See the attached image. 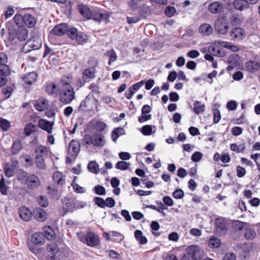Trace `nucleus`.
Returning <instances> with one entry per match:
<instances>
[{
  "label": "nucleus",
  "instance_id": "obj_47",
  "mask_svg": "<svg viewBox=\"0 0 260 260\" xmlns=\"http://www.w3.org/2000/svg\"><path fill=\"white\" fill-rule=\"evenodd\" d=\"M10 70L9 67L5 64H0V75L6 77L10 74Z\"/></svg>",
  "mask_w": 260,
  "mask_h": 260
},
{
  "label": "nucleus",
  "instance_id": "obj_7",
  "mask_svg": "<svg viewBox=\"0 0 260 260\" xmlns=\"http://www.w3.org/2000/svg\"><path fill=\"white\" fill-rule=\"evenodd\" d=\"M75 98V92L72 86L67 88H61L60 92V100L64 104L70 103Z\"/></svg>",
  "mask_w": 260,
  "mask_h": 260
},
{
  "label": "nucleus",
  "instance_id": "obj_11",
  "mask_svg": "<svg viewBox=\"0 0 260 260\" xmlns=\"http://www.w3.org/2000/svg\"><path fill=\"white\" fill-rule=\"evenodd\" d=\"M230 34L232 38L237 41L243 40L246 36L245 31L243 28L240 27L233 28L230 31Z\"/></svg>",
  "mask_w": 260,
  "mask_h": 260
},
{
  "label": "nucleus",
  "instance_id": "obj_36",
  "mask_svg": "<svg viewBox=\"0 0 260 260\" xmlns=\"http://www.w3.org/2000/svg\"><path fill=\"white\" fill-rule=\"evenodd\" d=\"M135 237L140 244H145L147 242V238L143 235L142 232L140 230H136L135 232Z\"/></svg>",
  "mask_w": 260,
  "mask_h": 260
},
{
  "label": "nucleus",
  "instance_id": "obj_56",
  "mask_svg": "<svg viewBox=\"0 0 260 260\" xmlns=\"http://www.w3.org/2000/svg\"><path fill=\"white\" fill-rule=\"evenodd\" d=\"M107 127L106 124L103 121H98L95 125V128L98 132H103L104 131Z\"/></svg>",
  "mask_w": 260,
  "mask_h": 260
},
{
  "label": "nucleus",
  "instance_id": "obj_4",
  "mask_svg": "<svg viewBox=\"0 0 260 260\" xmlns=\"http://www.w3.org/2000/svg\"><path fill=\"white\" fill-rule=\"evenodd\" d=\"M81 110L84 111H98V102L97 99L91 94H89L82 101L80 105Z\"/></svg>",
  "mask_w": 260,
  "mask_h": 260
},
{
  "label": "nucleus",
  "instance_id": "obj_52",
  "mask_svg": "<svg viewBox=\"0 0 260 260\" xmlns=\"http://www.w3.org/2000/svg\"><path fill=\"white\" fill-rule=\"evenodd\" d=\"M10 124L8 120L5 119H1L0 120V128L4 131H8L10 127Z\"/></svg>",
  "mask_w": 260,
  "mask_h": 260
},
{
  "label": "nucleus",
  "instance_id": "obj_14",
  "mask_svg": "<svg viewBox=\"0 0 260 260\" xmlns=\"http://www.w3.org/2000/svg\"><path fill=\"white\" fill-rule=\"evenodd\" d=\"M32 215L37 220L41 222L45 221L47 218L46 211L41 208H35L33 210Z\"/></svg>",
  "mask_w": 260,
  "mask_h": 260
},
{
  "label": "nucleus",
  "instance_id": "obj_15",
  "mask_svg": "<svg viewBox=\"0 0 260 260\" xmlns=\"http://www.w3.org/2000/svg\"><path fill=\"white\" fill-rule=\"evenodd\" d=\"M54 124L53 121L50 122L44 119H41L38 121L39 126L48 134H51L52 132Z\"/></svg>",
  "mask_w": 260,
  "mask_h": 260
},
{
  "label": "nucleus",
  "instance_id": "obj_29",
  "mask_svg": "<svg viewBox=\"0 0 260 260\" xmlns=\"http://www.w3.org/2000/svg\"><path fill=\"white\" fill-rule=\"evenodd\" d=\"M47 250L53 254L49 260H58L56 259V257L55 254L58 252L59 248L58 245L55 243H51L47 245Z\"/></svg>",
  "mask_w": 260,
  "mask_h": 260
},
{
  "label": "nucleus",
  "instance_id": "obj_63",
  "mask_svg": "<svg viewBox=\"0 0 260 260\" xmlns=\"http://www.w3.org/2000/svg\"><path fill=\"white\" fill-rule=\"evenodd\" d=\"M5 175L8 177H12L14 174V170L11 166L7 165L5 167Z\"/></svg>",
  "mask_w": 260,
  "mask_h": 260
},
{
  "label": "nucleus",
  "instance_id": "obj_26",
  "mask_svg": "<svg viewBox=\"0 0 260 260\" xmlns=\"http://www.w3.org/2000/svg\"><path fill=\"white\" fill-rule=\"evenodd\" d=\"M16 35L17 36V38L19 41H24L27 37V29L24 26L18 27L17 29H16Z\"/></svg>",
  "mask_w": 260,
  "mask_h": 260
},
{
  "label": "nucleus",
  "instance_id": "obj_55",
  "mask_svg": "<svg viewBox=\"0 0 260 260\" xmlns=\"http://www.w3.org/2000/svg\"><path fill=\"white\" fill-rule=\"evenodd\" d=\"M67 35L72 39L74 40L77 36L78 34L77 29L75 28H71L67 29Z\"/></svg>",
  "mask_w": 260,
  "mask_h": 260
},
{
  "label": "nucleus",
  "instance_id": "obj_59",
  "mask_svg": "<svg viewBox=\"0 0 260 260\" xmlns=\"http://www.w3.org/2000/svg\"><path fill=\"white\" fill-rule=\"evenodd\" d=\"M202 157L203 154L201 152L196 151L193 153L191 157V159L193 162H198L202 159Z\"/></svg>",
  "mask_w": 260,
  "mask_h": 260
},
{
  "label": "nucleus",
  "instance_id": "obj_58",
  "mask_svg": "<svg viewBox=\"0 0 260 260\" xmlns=\"http://www.w3.org/2000/svg\"><path fill=\"white\" fill-rule=\"evenodd\" d=\"M95 192L100 196H103L106 194V191L105 188L101 185H98L93 188Z\"/></svg>",
  "mask_w": 260,
  "mask_h": 260
},
{
  "label": "nucleus",
  "instance_id": "obj_37",
  "mask_svg": "<svg viewBox=\"0 0 260 260\" xmlns=\"http://www.w3.org/2000/svg\"><path fill=\"white\" fill-rule=\"evenodd\" d=\"M36 126L35 124L29 123L27 124L24 129V133L26 136H30L36 131Z\"/></svg>",
  "mask_w": 260,
  "mask_h": 260
},
{
  "label": "nucleus",
  "instance_id": "obj_60",
  "mask_svg": "<svg viewBox=\"0 0 260 260\" xmlns=\"http://www.w3.org/2000/svg\"><path fill=\"white\" fill-rule=\"evenodd\" d=\"M93 200L95 204L99 207L104 208L105 207V200L100 197H94Z\"/></svg>",
  "mask_w": 260,
  "mask_h": 260
},
{
  "label": "nucleus",
  "instance_id": "obj_33",
  "mask_svg": "<svg viewBox=\"0 0 260 260\" xmlns=\"http://www.w3.org/2000/svg\"><path fill=\"white\" fill-rule=\"evenodd\" d=\"M43 232L45 239L47 238L49 240L54 239L55 235L53 229L50 226H45L43 228Z\"/></svg>",
  "mask_w": 260,
  "mask_h": 260
},
{
  "label": "nucleus",
  "instance_id": "obj_45",
  "mask_svg": "<svg viewBox=\"0 0 260 260\" xmlns=\"http://www.w3.org/2000/svg\"><path fill=\"white\" fill-rule=\"evenodd\" d=\"M35 163H36L37 167L39 169L43 170L45 168L44 157L36 156Z\"/></svg>",
  "mask_w": 260,
  "mask_h": 260
},
{
  "label": "nucleus",
  "instance_id": "obj_53",
  "mask_svg": "<svg viewBox=\"0 0 260 260\" xmlns=\"http://www.w3.org/2000/svg\"><path fill=\"white\" fill-rule=\"evenodd\" d=\"M220 245V242L218 238L216 237H212L209 241V245L213 247H218Z\"/></svg>",
  "mask_w": 260,
  "mask_h": 260
},
{
  "label": "nucleus",
  "instance_id": "obj_51",
  "mask_svg": "<svg viewBox=\"0 0 260 260\" xmlns=\"http://www.w3.org/2000/svg\"><path fill=\"white\" fill-rule=\"evenodd\" d=\"M111 234L114 237L111 239V240L113 241L120 242L123 238L122 235L120 233L116 231H112Z\"/></svg>",
  "mask_w": 260,
  "mask_h": 260
},
{
  "label": "nucleus",
  "instance_id": "obj_34",
  "mask_svg": "<svg viewBox=\"0 0 260 260\" xmlns=\"http://www.w3.org/2000/svg\"><path fill=\"white\" fill-rule=\"evenodd\" d=\"M53 179L54 182L59 185H62L65 182V177L60 172H55L53 174Z\"/></svg>",
  "mask_w": 260,
  "mask_h": 260
},
{
  "label": "nucleus",
  "instance_id": "obj_21",
  "mask_svg": "<svg viewBox=\"0 0 260 260\" xmlns=\"http://www.w3.org/2000/svg\"><path fill=\"white\" fill-rule=\"evenodd\" d=\"M34 106L37 110L41 112L47 108L48 102L46 99L41 98L34 102Z\"/></svg>",
  "mask_w": 260,
  "mask_h": 260
},
{
  "label": "nucleus",
  "instance_id": "obj_2",
  "mask_svg": "<svg viewBox=\"0 0 260 260\" xmlns=\"http://www.w3.org/2000/svg\"><path fill=\"white\" fill-rule=\"evenodd\" d=\"M62 204L63 209L64 210V214L67 212H73L86 206V203L72 198H64L62 200Z\"/></svg>",
  "mask_w": 260,
  "mask_h": 260
},
{
  "label": "nucleus",
  "instance_id": "obj_13",
  "mask_svg": "<svg viewBox=\"0 0 260 260\" xmlns=\"http://www.w3.org/2000/svg\"><path fill=\"white\" fill-rule=\"evenodd\" d=\"M86 244L90 247H95L99 244V239L93 232H88L85 237Z\"/></svg>",
  "mask_w": 260,
  "mask_h": 260
},
{
  "label": "nucleus",
  "instance_id": "obj_19",
  "mask_svg": "<svg viewBox=\"0 0 260 260\" xmlns=\"http://www.w3.org/2000/svg\"><path fill=\"white\" fill-rule=\"evenodd\" d=\"M80 13L86 19H90L92 17V11L86 5L80 4L78 6Z\"/></svg>",
  "mask_w": 260,
  "mask_h": 260
},
{
  "label": "nucleus",
  "instance_id": "obj_24",
  "mask_svg": "<svg viewBox=\"0 0 260 260\" xmlns=\"http://www.w3.org/2000/svg\"><path fill=\"white\" fill-rule=\"evenodd\" d=\"M19 214L20 218L25 221H28L30 219L32 213L26 207L23 206L19 208Z\"/></svg>",
  "mask_w": 260,
  "mask_h": 260
},
{
  "label": "nucleus",
  "instance_id": "obj_12",
  "mask_svg": "<svg viewBox=\"0 0 260 260\" xmlns=\"http://www.w3.org/2000/svg\"><path fill=\"white\" fill-rule=\"evenodd\" d=\"M215 223L216 232L219 235H224L228 229L227 224L224 219L222 218H216Z\"/></svg>",
  "mask_w": 260,
  "mask_h": 260
},
{
  "label": "nucleus",
  "instance_id": "obj_23",
  "mask_svg": "<svg viewBox=\"0 0 260 260\" xmlns=\"http://www.w3.org/2000/svg\"><path fill=\"white\" fill-rule=\"evenodd\" d=\"M38 77L37 73L32 72L25 75L22 77V80L25 84L31 85L36 82Z\"/></svg>",
  "mask_w": 260,
  "mask_h": 260
},
{
  "label": "nucleus",
  "instance_id": "obj_54",
  "mask_svg": "<svg viewBox=\"0 0 260 260\" xmlns=\"http://www.w3.org/2000/svg\"><path fill=\"white\" fill-rule=\"evenodd\" d=\"M141 132L144 135H150L152 133V127L150 125H144L142 127Z\"/></svg>",
  "mask_w": 260,
  "mask_h": 260
},
{
  "label": "nucleus",
  "instance_id": "obj_64",
  "mask_svg": "<svg viewBox=\"0 0 260 260\" xmlns=\"http://www.w3.org/2000/svg\"><path fill=\"white\" fill-rule=\"evenodd\" d=\"M105 207L112 208L115 206V202L113 198L109 197L105 200Z\"/></svg>",
  "mask_w": 260,
  "mask_h": 260
},
{
  "label": "nucleus",
  "instance_id": "obj_20",
  "mask_svg": "<svg viewBox=\"0 0 260 260\" xmlns=\"http://www.w3.org/2000/svg\"><path fill=\"white\" fill-rule=\"evenodd\" d=\"M51 152L50 148L42 145H39L36 147L35 153L36 156L45 157Z\"/></svg>",
  "mask_w": 260,
  "mask_h": 260
},
{
  "label": "nucleus",
  "instance_id": "obj_17",
  "mask_svg": "<svg viewBox=\"0 0 260 260\" xmlns=\"http://www.w3.org/2000/svg\"><path fill=\"white\" fill-rule=\"evenodd\" d=\"M223 9V5L220 2L216 1L211 3L208 6L209 11L212 14L220 13Z\"/></svg>",
  "mask_w": 260,
  "mask_h": 260
},
{
  "label": "nucleus",
  "instance_id": "obj_30",
  "mask_svg": "<svg viewBox=\"0 0 260 260\" xmlns=\"http://www.w3.org/2000/svg\"><path fill=\"white\" fill-rule=\"evenodd\" d=\"M36 24L35 18L30 14H25L24 15V25L29 28L33 27Z\"/></svg>",
  "mask_w": 260,
  "mask_h": 260
},
{
  "label": "nucleus",
  "instance_id": "obj_48",
  "mask_svg": "<svg viewBox=\"0 0 260 260\" xmlns=\"http://www.w3.org/2000/svg\"><path fill=\"white\" fill-rule=\"evenodd\" d=\"M106 55L109 57V60L108 64H111V63L115 61L117 59V55L114 50H111L106 52Z\"/></svg>",
  "mask_w": 260,
  "mask_h": 260
},
{
  "label": "nucleus",
  "instance_id": "obj_39",
  "mask_svg": "<svg viewBox=\"0 0 260 260\" xmlns=\"http://www.w3.org/2000/svg\"><path fill=\"white\" fill-rule=\"evenodd\" d=\"M231 149L236 153H240L245 151V146L244 143L237 145L236 143H233L230 146Z\"/></svg>",
  "mask_w": 260,
  "mask_h": 260
},
{
  "label": "nucleus",
  "instance_id": "obj_50",
  "mask_svg": "<svg viewBox=\"0 0 260 260\" xmlns=\"http://www.w3.org/2000/svg\"><path fill=\"white\" fill-rule=\"evenodd\" d=\"M72 82V78L70 76L62 77L61 79V88H67L68 86H71L70 84Z\"/></svg>",
  "mask_w": 260,
  "mask_h": 260
},
{
  "label": "nucleus",
  "instance_id": "obj_42",
  "mask_svg": "<svg viewBox=\"0 0 260 260\" xmlns=\"http://www.w3.org/2000/svg\"><path fill=\"white\" fill-rule=\"evenodd\" d=\"M256 237V233L253 229L250 228H247L245 230V237L246 239L252 240Z\"/></svg>",
  "mask_w": 260,
  "mask_h": 260
},
{
  "label": "nucleus",
  "instance_id": "obj_38",
  "mask_svg": "<svg viewBox=\"0 0 260 260\" xmlns=\"http://www.w3.org/2000/svg\"><path fill=\"white\" fill-rule=\"evenodd\" d=\"M22 148L21 142L20 141H15L11 148V153L15 155L17 154Z\"/></svg>",
  "mask_w": 260,
  "mask_h": 260
},
{
  "label": "nucleus",
  "instance_id": "obj_27",
  "mask_svg": "<svg viewBox=\"0 0 260 260\" xmlns=\"http://www.w3.org/2000/svg\"><path fill=\"white\" fill-rule=\"evenodd\" d=\"M233 6L236 10L242 11L249 8L245 0H234Z\"/></svg>",
  "mask_w": 260,
  "mask_h": 260
},
{
  "label": "nucleus",
  "instance_id": "obj_46",
  "mask_svg": "<svg viewBox=\"0 0 260 260\" xmlns=\"http://www.w3.org/2000/svg\"><path fill=\"white\" fill-rule=\"evenodd\" d=\"M13 19L15 23L18 25V27L24 26V15L16 14Z\"/></svg>",
  "mask_w": 260,
  "mask_h": 260
},
{
  "label": "nucleus",
  "instance_id": "obj_6",
  "mask_svg": "<svg viewBox=\"0 0 260 260\" xmlns=\"http://www.w3.org/2000/svg\"><path fill=\"white\" fill-rule=\"evenodd\" d=\"M200 255V247L196 245H191L187 247L186 253L182 257L181 260H196Z\"/></svg>",
  "mask_w": 260,
  "mask_h": 260
},
{
  "label": "nucleus",
  "instance_id": "obj_49",
  "mask_svg": "<svg viewBox=\"0 0 260 260\" xmlns=\"http://www.w3.org/2000/svg\"><path fill=\"white\" fill-rule=\"evenodd\" d=\"M222 44H223V47L230 49L234 52H237L239 50V48L238 46L235 45L229 42L223 41Z\"/></svg>",
  "mask_w": 260,
  "mask_h": 260
},
{
  "label": "nucleus",
  "instance_id": "obj_3",
  "mask_svg": "<svg viewBox=\"0 0 260 260\" xmlns=\"http://www.w3.org/2000/svg\"><path fill=\"white\" fill-rule=\"evenodd\" d=\"M18 179L21 181H25V184L29 189L34 190L38 187L41 184L39 178L35 174L28 175L26 172H21L18 176Z\"/></svg>",
  "mask_w": 260,
  "mask_h": 260
},
{
  "label": "nucleus",
  "instance_id": "obj_62",
  "mask_svg": "<svg viewBox=\"0 0 260 260\" xmlns=\"http://www.w3.org/2000/svg\"><path fill=\"white\" fill-rule=\"evenodd\" d=\"M0 191L3 194L6 195L7 194V188L3 178L0 181Z\"/></svg>",
  "mask_w": 260,
  "mask_h": 260
},
{
  "label": "nucleus",
  "instance_id": "obj_10",
  "mask_svg": "<svg viewBox=\"0 0 260 260\" xmlns=\"http://www.w3.org/2000/svg\"><path fill=\"white\" fill-rule=\"evenodd\" d=\"M109 14L105 12H103L99 9L92 10V17L91 19L95 21L101 22L104 21L107 23L109 21Z\"/></svg>",
  "mask_w": 260,
  "mask_h": 260
},
{
  "label": "nucleus",
  "instance_id": "obj_57",
  "mask_svg": "<svg viewBox=\"0 0 260 260\" xmlns=\"http://www.w3.org/2000/svg\"><path fill=\"white\" fill-rule=\"evenodd\" d=\"M37 201L39 204L42 207H47L49 204L47 198L46 197L42 196L38 198Z\"/></svg>",
  "mask_w": 260,
  "mask_h": 260
},
{
  "label": "nucleus",
  "instance_id": "obj_22",
  "mask_svg": "<svg viewBox=\"0 0 260 260\" xmlns=\"http://www.w3.org/2000/svg\"><path fill=\"white\" fill-rule=\"evenodd\" d=\"M46 91L49 95L55 98L58 95L59 89L54 83H49L46 85Z\"/></svg>",
  "mask_w": 260,
  "mask_h": 260
},
{
  "label": "nucleus",
  "instance_id": "obj_9",
  "mask_svg": "<svg viewBox=\"0 0 260 260\" xmlns=\"http://www.w3.org/2000/svg\"><path fill=\"white\" fill-rule=\"evenodd\" d=\"M215 28L220 34H225L229 28L228 20L224 17H219L215 21Z\"/></svg>",
  "mask_w": 260,
  "mask_h": 260
},
{
  "label": "nucleus",
  "instance_id": "obj_43",
  "mask_svg": "<svg viewBox=\"0 0 260 260\" xmlns=\"http://www.w3.org/2000/svg\"><path fill=\"white\" fill-rule=\"evenodd\" d=\"M123 131V129L121 127H117L115 128L112 133V138L113 141L115 142L118 138L122 135Z\"/></svg>",
  "mask_w": 260,
  "mask_h": 260
},
{
  "label": "nucleus",
  "instance_id": "obj_8",
  "mask_svg": "<svg viewBox=\"0 0 260 260\" xmlns=\"http://www.w3.org/2000/svg\"><path fill=\"white\" fill-rule=\"evenodd\" d=\"M222 43L223 41H215L213 42L208 48V52L215 56H223L225 52L221 48V47H223Z\"/></svg>",
  "mask_w": 260,
  "mask_h": 260
},
{
  "label": "nucleus",
  "instance_id": "obj_31",
  "mask_svg": "<svg viewBox=\"0 0 260 260\" xmlns=\"http://www.w3.org/2000/svg\"><path fill=\"white\" fill-rule=\"evenodd\" d=\"M42 45V41L40 38H34L32 39L29 40L25 46H28L32 48V50H36L39 49Z\"/></svg>",
  "mask_w": 260,
  "mask_h": 260
},
{
  "label": "nucleus",
  "instance_id": "obj_44",
  "mask_svg": "<svg viewBox=\"0 0 260 260\" xmlns=\"http://www.w3.org/2000/svg\"><path fill=\"white\" fill-rule=\"evenodd\" d=\"M239 56L237 54H232L229 56L228 62L229 64H234L237 66L239 65Z\"/></svg>",
  "mask_w": 260,
  "mask_h": 260
},
{
  "label": "nucleus",
  "instance_id": "obj_41",
  "mask_svg": "<svg viewBox=\"0 0 260 260\" xmlns=\"http://www.w3.org/2000/svg\"><path fill=\"white\" fill-rule=\"evenodd\" d=\"M131 166V164L125 161H119L115 165V168L120 170H126Z\"/></svg>",
  "mask_w": 260,
  "mask_h": 260
},
{
  "label": "nucleus",
  "instance_id": "obj_28",
  "mask_svg": "<svg viewBox=\"0 0 260 260\" xmlns=\"http://www.w3.org/2000/svg\"><path fill=\"white\" fill-rule=\"evenodd\" d=\"M80 143L76 140H72L69 146V151L72 155L76 156L80 151Z\"/></svg>",
  "mask_w": 260,
  "mask_h": 260
},
{
  "label": "nucleus",
  "instance_id": "obj_25",
  "mask_svg": "<svg viewBox=\"0 0 260 260\" xmlns=\"http://www.w3.org/2000/svg\"><path fill=\"white\" fill-rule=\"evenodd\" d=\"M95 77V69L89 68L86 69L83 74V80L85 82H89Z\"/></svg>",
  "mask_w": 260,
  "mask_h": 260
},
{
  "label": "nucleus",
  "instance_id": "obj_1",
  "mask_svg": "<svg viewBox=\"0 0 260 260\" xmlns=\"http://www.w3.org/2000/svg\"><path fill=\"white\" fill-rule=\"evenodd\" d=\"M46 242V239L44 234L41 232L34 233L31 238L30 241L27 243L29 249L36 255H38L42 252L43 249L37 245H43Z\"/></svg>",
  "mask_w": 260,
  "mask_h": 260
},
{
  "label": "nucleus",
  "instance_id": "obj_40",
  "mask_svg": "<svg viewBox=\"0 0 260 260\" xmlns=\"http://www.w3.org/2000/svg\"><path fill=\"white\" fill-rule=\"evenodd\" d=\"M88 169L90 172L98 174L100 172L99 165L94 161H90L88 165Z\"/></svg>",
  "mask_w": 260,
  "mask_h": 260
},
{
  "label": "nucleus",
  "instance_id": "obj_5",
  "mask_svg": "<svg viewBox=\"0 0 260 260\" xmlns=\"http://www.w3.org/2000/svg\"><path fill=\"white\" fill-rule=\"evenodd\" d=\"M84 139L86 144H91L94 146L99 147L104 146L106 143L104 136L98 133H94L92 135H85Z\"/></svg>",
  "mask_w": 260,
  "mask_h": 260
},
{
  "label": "nucleus",
  "instance_id": "obj_61",
  "mask_svg": "<svg viewBox=\"0 0 260 260\" xmlns=\"http://www.w3.org/2000/svg\"><path fill=\"white\" fill-rule=\"evenodd\" d=\"M72 186L74 189V190L76 193H84L85 191V190L84 189L83 187L79 186L78 184L74 182H73L72 183Z\"/></svg>",
  "mask_w": 260,
  "mask_h": 260
},
{
  "label": "nucleus",
  "instance_id": "obj_32",
  "mask_svg": "<svg viewBox=\"0 0 260 260\" xmlns=\"http://www.w3.org/2000/svg\"><path fill=\"white\" fill-rule=\"evenodd\" d=\"M67 26L65 24H59L56 25L52 29V32L57 36H61L67 31Z\"/></svg>",
  "mask_w": 260,
  "mask_h": 260
},
{
  "label": "nucleus",
  "instance_id": "obj_35",
  "mask_svg": "<svg viewBox=\"0 0 260 260\" xmlns=\"http://www.w3.org/2000/svg\"><path fill=\"white\" fill-rule=\"evenodd\" d=\"M205 106L198 101H195L193 103V112L197 115L203 113L205 111Z\"/></svg>",
  "mask_w": 260,
  "mask_h": 260
},
{
  "label": "nucleus",
  "instance_id": "obj_18",
  "mask_svg": "<svg viewBox=\"0 0 260 260\" xmlns=\"http://www.w3.org/2000/svg\"><path fill=\"white\" fill-rule=\"evenodd\" d=\"M199 32L204 36H209L213 31V27L208 23H203L200 25L198 28Z\"/></svg>",
  "mask_w": 260,
  "mask_h": 260
},
{
  "label": "nucleus",
  "instance_id": "obj_16",
  "mask_svg": "<svg viewBox=\"0 0 260 260\" xmlns=\"http://www.w3.org/2000/svg\"><path fill=\"white\" fill-rule=\"evenodd\" d=\"M245 68L247 72L254 73L260 69V63L255 60H250L245 63Z\"/></svg>",
  "mask_w": 260,
  "mask_h": 260
}]
</instances>
